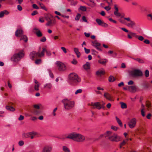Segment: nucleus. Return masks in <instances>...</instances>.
I'll return each instance as SVG.
<instances>
[{
  "mask_svg": "<svg viewBox=\"0 0 152 152\" xmlns=\"http://www.w3.org/2000/svg\"><path fill=\"white\" fill-rule=\"evenodd\" d=\"M38 13V12L37 11H33L31 14V15L32 16L34 15H35L37 14Z\"/></svg>",
  "mask_w": 152,
  "mask_h": 152,
  "instance_id": "338daca9",
  "label": "nucleus"
},
{
  "mask_svg": "<svg viewBox=\"0 0 152 152\" xmlns=\"http://www.w3.org/2000/svg\"><path fill=\"white\" fill-rule=\"evenodd\" d=\"M56 64L59 71H64L66 69L65 65L61 62L60 61H57L56 62Z\"/></svg>",
  "mask_w": 152,
  "mask_h": 152,
  "instance_id": "9b49d317",
  "label": "nucleus"
},
{
  "mask_svg": "<svg viewBox=\"0 0 152 152\" xmlns=\"http://www.w3.org/2000/svg\"><path fill=\"white\" fill-rule=\"evenodd\" d=\"M143 42L145 43L146 44H149L150 43V42L149 40L147 39H145L144 40V41H143Z\"/></svg>",
  "mask_w": 152,
  "mask_h": 152,
  "instance_id": "09e8293b",
  "label": "nucleus"
},
{
  "mask_svg": "<svg viewBox=\"0 0 152 152\" xmlns=\"http://www.w3.org/2000/svg\"><path fill=\"white\" fill-rule=\"evenodd\" d=\"M40 111L36 109H34L33 110V113L35 115H38L40 114Z\"/></svg>",
  "mask_w": 152,
  "mask_h": 152,
  "instance_id": "473e14b6",
  "label": "nucleus"
},
{
  "mask_svg": "<svg viewBox=\"0 0 152 152\" xmlns=\"http://www.w3.org/2000/svg\"><path fill=\"white\" fill-rule=\"evenodd\" d=\"M63 151L65 152H70L69 149L65 146L63 147Z\"/></svg>",
  "mask_w": 152,
  "mask_h": 152,
  "instance_id": "72a5a7b5",
  "label": "nucleus"
},
{
  "mask_svg": "<svg viewBox=\"0 0 152 152\" xmlns=\"http://www.w3.org/2000/svg\"><path fill=\"white\" fill-rule=\"evenodd\" d=\"M82 20L83 21L86 23H88L87 20H86V17L85 16H83L82 17Z\"/></svg>",
  "mask_w": 152,
  "mask_h": 152,
  "instance_id": "052dcab7",
  "label": "nucleus"
},
{
  "mask_svg": "<svg viewBox=\"0 0 152 152\" xmlns=\"http://www.w3.org/2000/svg\"><path fill=\"white\" fill-rule=\"evenodd\" d=\"M115 80L114 77L112 76H110L109 78V81L110 82H113Z\"/></svg>",
  "mask_w": 152,
  "mask_h": 152,
  "instance_id": "f704fd0d",
  "label": "nucleus"
},
{
  "mask_svg": "<svg viewBox=\"0 0 152 152\" xmlns=\"http://www.w3.org/2000/svg\"><path fill=\"white\" fill-rule=\"evenodd\" d=\"M24 56L23 50H21L17 53H15L12 57L11 60L12 61L18 62L23 58Z\"/></svg>",
  "mask_w": 152,
  "mask_h": 152,
  "instance_id": "20e7f679",
  "label": "nucleus"
},
{
  "mask_svg": "<svg viewBox=\"0 0 152 152\" xmlns=\"http://www.w3.org/2000/svg\"><path fill=\"white\" fill-rule=\"evenodd\" d=\"M104 96L107 99L111 101V95L107 93H105L104 94Z\"/></svg>",
  "mask_w": 152,
  "mask_h": 152,
  "instance_id": "5701e85b",
  "label": "nucleus"
},
{
  "mask_svg": "<svg viewBox=\"0 0 152 152\" xmlns=\"http://www.w3.org/2000/svg\"><path fill=\"white\" fill-rule=\"evenodd\" d=\"M66 138L72 139L78 142H83L85 140V137L84 136L80 134L75 133L68 134Z\"/></svg>",
  "mask_w": 152,
  "mask_h": 152,
  "instance_id": "f03ea898",
  "label": "nucleus"
},
{
  "mask_svg": "<svg viewBox=\"0 0 152 152\" xmlns=\"http://www.w3.org/2000/svg\"><path fill=\"white\" fill-rule=\"evenodd\" d=\"M83 67L84 69L86 70L89 69H90V63L88 62H86L85 64L83 65Z\"/></svg>",
  "mask_w": 152,
  "mask_h": 152,
  "instance_id": "b1692460",
  "label": "nucleus"
},
{
  "mask_svg": "<svg viewBox=\"0 0 152 152\" xmlns=\"http://www.w3.org/2000/svg\"><path fill=\"white\" fill-rule=\"evenodd\" d=\"M33 31L38 37H40L42 36V32L39 30L37 28H34L33 29Z\"/></svg>",
  "mask_w": 152,
  "mask_h": 152,
  "instance_id": "f3484780",
  "label": "nucleus"
},
{
  "mask_svg": "<svg viewBox=\"0 0 152 152\" xmlns=\"http://www.w3.org/2000/svg\"><path fill=\"white\" fill-rule=\"evenodd\" d=\"M84 50H85V53H86V54H88L90 52V49H87L85 47L84 48Z\"/></svg>",
  "mask_w": 152,
  "mask_h": 152,
  "instance_id": "a18cd8bd",
  "label": "nucleus"
},
{
  "mask_svg": "<svg viewBox=\"0 0 152 152\" xmlns=\"http://www.w3.org/2000/svg\"><path fill=\"white\" fill-rule=\"evenodd\" d=\"M57 107L55 108L53 110V114L54 116H55L56 114L55 113L56 111L57 110Z\"/></svg>",
  "mask_w": 152,
  "mask_h": 152,
  "instance_id": "13d9d810",
  "label": "nucleus"
},
{
  "mask_svg": "<svg viewBox=\"0 0 152 152\" xmlns=\"http://www.w3.org/2000/svg\"><path fill=\"white\" fill-rule=\"evenodd\" d=\"M28 134H29L28 135V138L30 137L31 139L34 138L37 134V133L33 132H28Z\"/></svg>",
  "mask_w": 152,
  "mask_h": 152,
  "instance_id": "aec40b11",
  "label": "nucleus"
},
{
  "mask_svg": "<svg viewBox=\"0 0 152 152\" xmlns=\"http://www.w3.org/2000/svg\"><path fill=\"white\" fill-rule=\"evenodd\" d=\"M129 74L132 77H141L143 75L142 72L139 69H134L130 71Z\"/></svg>",
  "mask_w": 152,
  "mask_h": 152,
  "instance_id": "6e6552de",
  "label": "nucleus"
},
{
  "mask_svg": "<svg viewBox=\"0 0 152 152\" xmlns=\"http://www.w3.org/2000/svg\"><path fill=\"white\" fill-rule=\"evenodd\" d=\"M48 71L49 74L51 78H53L54 75H53V74L51 72V71L50 69H48Z\"/></svg>",
  "mask_w": 152,
  "mask_h": 152,
  "instance_id": "c03bdc74",
  "label": "nucleus"
},
{
  "mask_svg": "<svg viewBox=\"0 0 152 152\" xmlns=\"http://www.w3.org/2000/svg\"><path fill=\"white\" fill-rule=\"evenodd\" d=\"M115 118L116 119V120L119 124V125L121 126H122V124L121 122V121L120 120V119L117 117H115Z\"/></svg>",
  "mask_w": 152,
  "mask_h": 152,
  "instance_id": "2f4dec72",
  "label": "nucleus"
},
{
  "mask_svg": "<svg viewBox=\"0 0 152 152\" xmlns=\"http://www.w3.org/2000/svg\"><path fill=\"white\" fill-rule=\"evenodd\" d=\"M145 75L146 77H149V72L148 70L146 69L145 71Z\"/></svg>",
  "mask_w": 152,
  "mask_h": 152,
  "instance_id": "4c0bfd02",
  "label": "nucleus"
},
{
  "mask_svg": "<svg viewBox=\"0 0 152 152\" xmlns=\"http://www.w3.org/2000/svg\"><path fill=\"white\" fill-rule=\"evenodd\" d=\"M128 140L127 139L126 140H123V141L121 143V145H124L126 142L128 141Z\"/></svg>",
  "mask_w": 152,
  "mask_h": 152,
  "instance_id": "774afa93",
  "label": "nucleus"
},
{
  "mask_svg": "<svg viewBox=\"0 0 152 152\" xmlns=\"http://www.w3.org/2000/svg\"><path fill=\"white\" fill-rule=\"evenodd\" d=\"M91 51L92 52V53L93 54L95 55L96 54V53H97V52L94 49H91Z\"/></svg>",
  "mask_w": 152,
  "mask_h": 152,
  "instance_id": "6e6d98bb",
  "label": "nucleus"
},
{
  "mask_svg": "<svg viewBox=\"0 0 152 152\" xmlns=\"http://www.w3.org/2000/svg\"><path fill=\"white\" fill-rule=\"evenodd\" d=\"M45 19L47 22L46 25L47 26H54L56 23L54 18L50 14H47L45 16Z\"/></svg>",
  "mask_w": 152,
  "mask_h": 152,
  "instance_id": "39448f33",
  "label": "nucleus"
},
{
  "mask_svg": "<svg viewBox=\"0 0 152 152\" xmlns=\"http://www.w3.org/2000/svg\"><path fill=\"white\" fill-rule=\"evenodd\" d=\"M7 12L6 11H1L0 12V18H1L3 17L4 16L5 14H6V12Z\"/></svg>",
  "mask_w": 152,
  "mask_h": 152,
  "instance_id": "58836bf2",
  "label": "nucleus"
},
{
  "mask_svg": "<svg viewBox=\"0 0 152 152\" xmlns=\"http://www.w3.org/2000/svg\"><path fill=\"white\" fill-rule=\"evenodd\" d=\"M39 84H35L34 85V88L35 91H38L39 90Z\"/></svg>",
  "mask_w": 152,
  "mask_h": 152,
  "instance_id": "ea45409f",
  "label": "nucleus"
},
{
  "mask_svg": "<svg viewBox=\"0 0 152 152\" xmlns=\"http://www.w3.org/2000/svg\"><path fill=\"white\" fill-rule=\"evenodd\" d=\"M23 31L21 29H18L15 32V35L16 37H20L23 35Z\"/></svg>",
  "mask_w": 152,
  "mask_h": 152,
  "instance_id": "a211bd4d",
  "label": "nucleus"
},
{
  "mask_svg": "<svg viewBox=\"0 0 152 152\" xmlns=\"http://www.w3.org/2000/svg\"><path fill=\"white\" fill-rule=\"evenodd\" d=\"M114 14L117 17H118L121 16V14L118 12H114Z\"/></svg>",
  "mask_w": 152,
  "mask_h": 152,
  "instance_id": "37998d69",
  "label": "nucleus"
},
{
  "mask_svg": "<svg viewBox=\"0 0 152 152\" xmlns=\"http://www.w3.org/2000/svg\"><path fill=\"white\" fill-rule=\"evenodd\" d=\"M46 41V38L45 37H43L42 39L40 40V41L41 42H45Z\"/></svg>",
  "mask_w": 152,
  "mask_h": 152,
  "instance_id": "3c124183",
  "label": "nucleus"
},
{
  "mask_svg": "<svg viewBox=\"0 0 152 152\" xmlns=\"http://www.w3.org/2000/svg\"><path fill=\"white\" fill-rule=\"evenodd\" d=\"M121 107L122 108L124 109L126 108L127 107V105L126 104L123 102H121Z\"/></svg>",
  "mask_w": 152,
  "mask_h": 152,
  "instance_id": "c9c22d12",
  "label": "nucleus"
},
{
  "mask_svg": "<svg viewBox=\"0 0 152 152\" xmlns=\"http://www.w3.org/2000/svg\"><path fill=\"white\" fill-rule=\"evenodd\" d=\"M81 15L79 14L78 13L77 14V15H76L75 18V20H79V19Z\"/></svg>",
  "mask_w": 152,
  "mask_h": 152,
  "instance_id": "a19ab883",
  "label": "nucleus"
},
{
  "mask_svg": "<svg viewBox=\"0 0 152 152\" xmlns=\"http://www.w3.org/2000/svg\"><path fill=\"white\" fill-rule=\"evenodd\" d=\"M104 9L107 11H108L110 10L111 9V7L109 6H106L104 7Z\"/></svg>",
  "mask_w": 152,
  "mask_h": 152,
  "instance_id": "bf43d9fd",
  "label": "nucleus"
},
{
  "mask_svg": "<svg viewBox=\"0 0 152 152\" xmlns=\"http://www.w3.org/2000/svg\"><path fill=\"white\" fill-rule=\"evenodd\" d=\"M64 104L65 109L70 110L74 106L75 103L74 102L71 101L67 99H63L62 101Z\"/></svg>",
  "mask_w": 152,
  "mask_h": 152,
  "instance_id": "0eeeda50",
  "label": "nucleus"
},
{
  "mask_svg": "<svg viewBox=\"0 0 152 152\" xmlns=\"http://www.w3.org/2000/svg\"><path fill=\"white\" fill-rule=\"evenodd\" d=\"M44 88H46L48 89H51L52 87V84L50 83H48L44 85Z\"/></svg>",
  "mask_w": 152,
  "mask_h": 152,
  "instance_id": "393cba45",
  "label": "nucleus"
},
{
  "mask_svg": "<svg viewBox=\"0 0 152 152\" xmlns=\"http://www.w3.org/2000/svg\"><path fill=\"white\" fill-rule=\"evenodd\" d=\"M136 123V119L134 118L130 121L128 123V124L130 128H133L135 126Z\"/></svg>",
  "mask_w": 152,
  "mask_h": 152,
  "instance_id": "4468645a",
  "label": "nucleus"
},
{
  "mask_svg": "<svg viewBox=\"0 0 152 152\" xmlns=\"http://www.w3.org/2000/svg\"><path fill=\"white\" fill-rule=\"evenodd\" d=\"M74 51L75 53L76 54L77 57V58H79L80 56L81 53L79 51L78 49L77 48H74Z\"/></svg>",
  "mask_w": 152,
  "mask_h": 152,
  "instance_id": "4be33fe9",
  "label": "nucleus"
},
{
  "mask_svg": "<svg viewBox=\"0 0 152 152\" xmlns=\"http://www.w3.org/2000/svg\"><path fill=\"white\" fill-rule=\"evenodd\" d=\"M24 118V117L22 115H20L18 119L19 121H22Z\"/></svg>",
  "mask_w": 152,
  "mask_h": 152,
  "instance_id": "8fccbe9b",
  "label": "nucleus"
},
{
  "mask_svg": "<svg viewBox=\"0 0 152 152\" xmlns=\"http://www.w3.org/2000/svg\"><path fill=\"white\" fill-rule=\"evenodd\" d=\"M137 87L135 86H128V90L131 92H135L137 91Z\"/></svg>",
  "mask_w": 152,
  "mask_h": 152,
  "instance_id": "6ab92c4d",
  "label": "nucleus"
},
{
  "mask_svg": "<svg viewBox=\"0 0 152 152\" xmlns=\"http://www.w3.org/2000/svg\"><path fill=\"white\" fill-rule=\"evenodd\" d=\"M96 21L98 25L100 26H101L104 27H107L108 26V25L107 24L104 23L99 19H96Z\"/></svg>",
  "mask_w": 152,
  "mask_h": 152,
  "instance_id": "f8f14e48",
  "label": "nucleus"
},
{
  "mask_svg": "<svg viewBox=\"0 0 152 152\" xmlns=\"http://www.w3.org/2000/svg\"><path fill=\"white\" fill-rule=\"evenodd\" d=\"M82 90L81 89H79L77 90L75 93V94H77L78 93H80L82 92Z\"/></svg>",
  "mask_w": 152,
  "mask_h": 152,
  "instance_id": "49530a36",
  "label": "nucleus"
},
{
  "mask_svg": "<svg viewBox=\"0 0 152 152\" xmlns=\"http://www.w3.org/2000/svg\"><path fill=\"white\" fill-rule=\"evenodd\" d=\"M124 19L127 21H129V22L126 24V25L128 27L133 28L136 27V24L133 21L130 20L129 18H124Z\"/></svg>",
  "mask_w": 152,
  "mask_h": 152,
  "instance_id": "9d476101",
  "label": "nucleus"
},
{
  "mask_svg": "<svg viewBox=\"0 0 152 152\" xmlns=\"http://www.w3.org/2000/svg\"><path fill=\"white\" fill-rule=\"evenodd\" d=\"M80 9L83 11H86V8L85 6H81L80 7Z\"/></svg>",
  "mask_w": 152,
  "mask_h": 152,
  "instance_id": "e433bc0d",
  "label": "nucleus"
},
{
  "mask_svg": "<svg viewBox=\"0 0 152 152\" xmlns=\"http://www.w3.org/2000/svg\"><path fill=\"white\" fill-rule=\"evenodd\" d=\"M29 134L28 133H23L22 135V137L23 139H26L28 138V135Z\"/></svg>",
  "mask_w": 152,
  "mask_h": 152,
  "instance_id": "7c9ffc66",
  "label": "nucleus"
},
{
  "mask_svg": "<svg viewBox=\"0 0 152 152\" xmlns=\"http://www.w3.org/2000/svg\"><path fill=\"white\" fill-rule=\"evenodd\" d=\"M114 8L115 10L114 12H118V7L116 5H115L114 6Z\"/></svg>",
  "mask_w": 152,
  "mask_h": 152,
  "instance_id": "4d7b16f0",
  "label": "nucleus"
},
{
  "mask_svg": "<svg viewBox=\"0 0 152 152\" xmlns=\"http://www.w3.org/2000/svg\"><path fill=\"white\" fill-rule=\"evenodd\" d=\"M18 9L20 11H21L22 10V7L20 5H18L17 6Z\"/></svg>",
  "mask_w": 152,
  "mask_h": 152,
  "instance_id": "5fc2aeb1",
  "label": "nucleus"
},
{
  "mask_svg": "<svg viewBox=\"0 0 152 152\" xmlns=\"http://www.w3.org/2000/svg\"><path fill=\"white\" fill-rule=\"evenodd\" d=\"M129 34L127 35V37L129 39H132V37L138 39L140 41H142L144 39V37L142 36H138L135 33L131 31L129 32Z\"/></svg>",
  "mask_w": 152,
  "mask_h": 152,
  "instance_id": "1a4fd4ad",
  "label": "nucleus"
},
{
  "mask_svg": "<svg viewBox=\"0 0 152 152\" xmlns=\"http://www.w3.org/2000/svg\"><path fill=\"white\" fill-rule=\"evenodd\" d=\"M39 21L41 23H43L44 22V20L43 18L40 17Z\"/></svg>",
  "mask_w": 152,
  "mask_h": 152,
  "instance_id": "69168bd1",
  "label": "nucleus"
},
{
  "mask_svg": "<svg viewBox=\"0 0 152 152\" xmlns=\"http://www.w3.org/2000/svg\"><path fill=\"white\" fill-rule=\"evenodd\" d=\"M107 61V60L106 59H100L98 61L99 63L103 65H105Z\"/></svg>",
  "mask_w": 152,
  "mask_h": 152,
  "instance_id": "412c9836",
  "label": "nucleus"
},
{
  "mask_svg": "<svg viewBox=\"0 0 152 152\" xmlns=\"http://www.w3.org/2000/svg\"><path fill=\"white\" fill-rule=\"evenodd\" d=\"M146 16L148 20L152 21V13L147 14Z\"/></svg>",
  "mask_w": 152,
  "mask_h": 152,
  "instance_id": "c756f323",
  "label": "nucleus"
},
{
  "mask_svg": "<svg viewBox=\"0 0 152 152\" xmlns=\"http://www.w3.org/2000/svg\"><path fill=\"white\" fill-rule=\"evenodd\" d=\"M92 45L96 48L98 50L102 51V50L99 47L101 45V44L98 42L96 40H95L94 41H92L91 42Z\"/></svg>",
  "mask_w": 152,
  "mask_h": 152,
  "instance_id": "ddd939ff",
  "label": "nucleus"
},
{
  "mask_svg": "<svg viewBox=\"0 0 152 152\" xmlns=\"http://www.w3.org/2000/svg\"><path fill=\"white\" fill-rule=\"evenodd\" d=\"M134 60L136 61L139 63L141 64H144L145 62V61L142 59L140 58H132Z\"/></svg>",
  "mask_w": 152,
  "mask_h": 152,
  "instance_id": "cd10ccee",
  "label": "nucleus"
},
{
  "mask_svg": "<svg viewBox=\"0 0 152 152\" xmlns=\"http://www.w3.org/2000/svg\"><path fill=\"white\" fill-rule=\"evenodd\" d=\"M24 144V142L22 140L18 142V144L20 146H23Z\"/></svg>",
  "mask_w": 152,
  "mask_h": 152,
  "instance_id": "de8ad7c7",
  "label": "nucleus"
},
{
  "mask_svg": "<svg viewBox=\"0 0 152 152\" xmlns=\"http://www.w3.org/2000/svg\"><path fill=\"white\" fill-rule=\"evenodd\" d=\"M68 78L69 81L72 83L77 84L81 81L80 78L75 73L70 74L69 75Z\"/></svg>",
  "mask_w": 152,
  "mask_h": 152,
  "instance_id": "423d86ee",
  "label": "nucleus"
},
{
  "mask_svg": "<svg viewBox=\"0 0 152 152\" xmlns=\"http://www.w3.org/2000/svg\"><path fill=\"white\" fill-rule=\"evenodd\" d=\"M91 105L94 108H96L98 110L102 108H104V107L102 106H101L100 103L99 102L92 103Z\"/></svg>",
  "mask_w": 152,
  "mask_h": 152,
  "instance_id": "2eb2a0df",
  "label": "nucleus"
},
{
  "mask_svg": "<svg viewBox=\"0 0 152 152\" xmlns=\"http://www.w3.org/2000/svg\"><path fill=\"white\" fill-rule=\"evenodd\" d=\"M111 129L115 131H116L118 129V128L116 126H112Z\"/></svg>",
  "mask_w": 152,
  "mask_h": 152,
  "instance_id": "e2e57ef3",
  "label": "nucleus"
},
{
  "mask_svg": "<svg viewBox=\"0 0 152 152\" xmlns=\"http://www.w3.org/2000/svg\"><path fill=\"white\" fill-rule=\"evenodd\" d=\"M21 38L20 40H23L25 42H27L28 39L26 36L25 35H23L20 37Z\"/></svg>",
  "mask_w": 152,
  "mask_h": 152,
  "instance_id": "a878e982",
  "label": "nucleus"
},
{
  "mask_svg": "<svg viewBox=\"0 0 152 152\" xmlns=\"http://www.w3.org/2000/svg\"><path fill=\"white\" fill-rule=\"evenodd\" d=\"M61 49L63 50L64 53H67L66 49L64 47H61Z\"/></svg>",
  "mask_w": 152,
  "mask_h": 152,
  "instance_id": "680f3d73",
  "label": "nucleus"
},
{
  "mask_svg": "<svg viewBox=\"0 0 152 152\" xmlns=\"http://www.w3.org/2000/svg\"><path fill=\"white\" fill-rule=\"evenodd\" d=\"M41 50V48L39 47L37 52L33 51L31 52L30 54V58L32 60H34V58H37L38 57L40 58L43 57L44 56V53L45 52H46V54L48 56H49L51 55L50 52L49 51H47L45 48H42V50L40 53Z\"/></svg>",
  "mask_w": 152,
  "mask_h": 152,
  "instance_id": "f257e3e1",
  "label": "nucleus"
},
{
  "mask_svg": "<svg viewBox=\"0 0 152 152\" xmlns=\"http://www.w3.org/2000/svg\"><path fill=\"white\" fill-rule=\"evenodd\" d=\"M52 149V146L49 145H46L43 148L42 152H51Z\"/></svg>",
  "mask_w": 152,
  "mask_h": 152,
  "instance_id": "dca6fc26",
  "label": "nucleus"
},
{
  "mask_svg": "<svg viewBox=\"0 0 152 152\" xmlns=\"http://www.w3.org/2000/svg\"><path fill=\"white\" fill-rule=\"evenodd\" d=\"M35 63L36 64H39L41 63V60L40 59H37L35 61Z\"/></svg>",
  "mask_w": 152,
  "mask_h": 152,
  "instance_id": "79ce46f5",
  "label": "nucleus"
},
{
  "mask_svg": "<svg viewBox=\"0 0 152 152\" xmlns=\"http://www.w3.org/2000/svg\"><path fill=\"white\" fill-rule=\"evenodd\" d=\"M6 108L8 110L11 111H14L15 110V109L12 107L9 106H7L6 107Z\"/></svg>",
  "mask_w": 152,
  "mask_h": 152,
  "instance_id": "c85d7f7f",
  "label": "nucleus"
},
{
  "mask_svg": "<svg viewBox=\"0 0 152 152\" xmlns=\"http://www.w3.org/2000/svg\"><path fill=\"white\" fill-rule=\"evenodd\" d=\"M105 137H108V139L111 141L117 142L120 140L121 137L116 134H112V132L107 131L104 134Z\"/></svg>",
  "mask_w": 152,
  "mask_h": 152,
  "instance_id": "7ed1b4c3",
  "label": "nucleus"
},
{
  "mask_svg": "<svg viewBox=\"0 0 152 152\" xmlns=\"http://www.w3.org/2000/svg\"><path fill=\"white\" fill-rule=\"evenodd\" d=\"M109 20L111 22H113L114 23H116V21L114 20H113L112 18H110L109 19Z\"/></svg>",
  "mask_w": 152,
  "mask_h": 152,
  "instance_id": "0e129e2a",
  "label": "nucleus"
},
{
  "mask_svg": "<svg viewBox=\"0 0 152 152\" xmlns=\"http://www.w3.org/2000/svg\"><path fill=\"white\" fill-rule=\"evenodd\" d=\"M104 73V71L103 69H100L97 71L96 74L97 75H101Z\"/></svg>",
  "mask_w": 152,
  "mask_h": 152,
  "instance_id": "bb28decb",
  "label": "nucleus"
},
{
  "mask_svg": "<svg viewBox=\"0 0 152 152\" xmlns=\"http://www.w3.org/2000/svg\"><path fill=\"white\" fill-rule=\"evenodd\" d=\"M33 7L35 9H39V7L38 6L35 4H34L32 5Z\"/></svg>",
  "mask_w": 152,
  "mask_h": 152,
  "instance_id": "864d4df0",
  "label": "nucleus"
},
{
  "mask_svg": "<svg viewBox=\"0 0 152 152\" xmlns=\"http://www.w3.org/2000/svg\"><path fill=\"white\" fill-rule=\"evenodd\" d=\"M120 28L123 31H124L125 32L128 33V32H129V31L128 30H127V29H126L125 28Z\"/></svg>",
  "mask_w": 152,
  "mask_h": 152,
  "instance_id": "603ef678",
  "label": "nucleus"
}]
</instances>
